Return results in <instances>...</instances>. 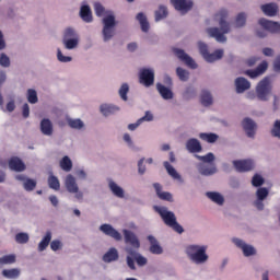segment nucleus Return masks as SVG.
Returning <instances> with one entry per match:
<instances>
[{"mask_svg": "<svg viewBox=\"0 0 280 280\" xmlns=\"http://www.w3.org/2000/svg\"><path fill=\"white\" fill-rule=\"evenodd\" d=\"M226 19H229V11L221 9L212 18V21L218 23L219 27L207 28V34L211 38H215L217 43H226V36L224 34L231 32V24L226 22Z\"/></svg>", "mask_w": 280, "mask_h": 280, "instance_id": "1", "label": "nucleus"}, {"mask_svg": "<svg viewBox=\"0 0 280 280\" xmlns=\"http://www.w3.org/2000/svg\"><path fill=\"white\" fill-rule=\"evenodd\" d=\"M209 246L202 244H190L186 247V255L195 266H205L209 261L207 254Z\"/></svg>", "mask_w": 280, "mask_h": 280, "instance_id": "2", "label": "nucleus"}, {"mask_svg": "<svg viewBox=\"0 0 280 280\" xmlns=\"http://www.w3.org/2000/svg\"><path fill=\"white\" fill-rule=\"evenodd\" d=\"M127 253L126 261L128 268L130 270H137V266L135 265V261L137 262L138 266L143 267L148 265V258L143 257L139 252L132 247H126L125 248Z\"/></svg>", "mask_w": 280, "mask_h": 280, "instance_id": "3", "label": "nucleus"}, {"mask_svg": "<svg viewBox=\"0 0 280 280\" xmlns=\"http://www.w3.org/2000/svg\"><path fill=\"white\" fill-rule=\"evenodd\" d=\"M153 211L159 213L166 226H170L176 231V214H174V212L167 210V207L163 206H153Z\"/></svg>", "mask_w": 280, "mask_h": 280, "instance_id": "4", "label": "nucleus"}, {"mask_svg": "<svg viewBox=\"0 0 280 280\" xmlns=\"http://www.w3.org/2000/svg\"><path fill=\"white\" fill-rule=\"evenodd\" d=\"M260 27L265 30L264 32L257 31V36L259 38H266L267 34L266 32H269L270 34H280V23L270 21L266 18H262L258 21Z\"/></svg>", "mask_w": 280, "mask_h": 280, "instance_id": "5", "label": "nucleus"}, {"mask_svg": "<svg viewBox=\"0 0 280 280\" xmlns=\"http://www.w3.org/2000/svg\"><path fill=\"white\" fill-rule=\"evenodd\" d=\"M103 38L106 42L110 40L115 36V25H117V22H115V15L109 14L103 19Z\"/></svg>", "mask_w": 280, "mask_h": 280, "instance_id": "6", "label": "nucleus"}, {"mask_svg": "<svg viewBox=\"0 0 280 280\" xmlns=\"http://www.w3.org/2000/svg\"><path fill=\"white\" fill-rule=\"evenodd\" d=\"M270 91H272V85H270L269 78L262 79L256 86L257 97L258 100H261V102H267L268 95H270Z\"/></svg>", "mask_w": 280, "mask_h": 280, "instance_id": "7", "label": "nucleus"}, {"mask_svg": "<svg viewBox=\"0 0 280 280\" xmlns=\"http://www.w3.org/2000/svg\"><path fill=\"white\" fill-rule=\"evenodd\" d=\"M232 243L240 248L244 255V257H255L257 255V249L255 246L247 244L242 238L234 237L232 238Z\"/></svg>", "mask_w": 280, "mask_h": 280, "instance_id": "8", "label": "nucleus"}, {"mask_svg": "<svg viewBox=\"0 0 280 280\" xmlns=\"http://www.w3.org/2000/svg\"><path fill=\"white\" fill-rule=\"evenodd\" d=\"M65 186L69 194H75L77 200H82V198H84V194L80 191V187H78V183L75 182V177H73V175H67Z\"/></svg>", "mask_w": 280, "mask_h": 280, "instance_id": "9", "label": "nucleus"}, {"mask_svg": "<svg viewBox=\"0 0 280 280\" xmlns=\"http://www.w3.org/2000/svg\"><path fill=\"white\" fill-rule=\"evenodd\" d=\"M139 82L143 86H152V84H154V70L148 68L141 69L139 73Z\"/></svg>", "mask_w": 280, "mask_h": 280, "instance_id": "10", "label": "nucleus"}, {"mask_svg": "<svg viewBox=\"0 0 280 280\" xmlns=\"http://www.w3.org/2000/svg\"><path fill=\"white\" fill-rule=\"evenodd\" d=\"M122 233L125 236V243L130 244V246H131V248H133V250H139V248H141V243L139 242V238L137 237V234H135L130 230H124Z\"/></svg>", "mask_w": 280, "mask_h": 280, "instance_id": "11", "label": "nucleus"}, {"mask_svg": "<svg viewBox=\"0 0 280 280\" xmlns=\"http://www.w3.org/2000/svg\"><path fill=\"white\" fill-rule=\"evenodd\" d=\"M176 57L180 62H184L186 67H189V69H198V63L191 58L190 56L185 52L183 49H176Z\"/></svg>", "mask_w": 280, "mask_h": 280, "instance_id": "12", "label": "nucleus"}, {"mask_svg": "<svg viewBox=\"0 0 280 280\" xmlns=\"http://www.w3.org/2000/svg\"><path fill=\"white\" fill-rule=\"evenodd\" d=\"M100 231L104 233L105 235H108V237H113V240H116V242H121V233H119L113 225L110 224H102L100 226Z\"/></svg>", "mask_w": 280, "mask_h": 280, "instance_id": "13", "label": "nucleus"}, {"mask_svg": "<svg viewBox=\"0 0 280 280\" xmlns=\"http://www.w3.org/2000/svg\"><path fill=\"white\" fill-rule=\"evenodd\" d=\"M153 187L160 200H164L165 202H174V196L170 191H163V186L161 184L154 183Z\"/></svg>", "mask_w": 280, "mask_h": 280, "instance_id": "14", "label": "nucleus"}, {"mask_svg": "<svg viewBox=\"0 0 280 280\" xmlns=\"http://www.w3.org/2000/svg\"><path fill=\"white\" fill-rule=\"evenodd\" d=\"M233 165L237 172H250L255 167L253 160H238L234 161Z\"/></svg>", "mask_w": 280, "mask_h": 280, "instance_id": "15", "label": "nucleus"}, {"mask_svg": "<svg viewBox=\"0 0 280 280\" xmlns=\"http://www.w3.org/2000/svg\"><path fill=\"white\" fill-rule=\"evenodd\" d=\"M261 12L265 16H277L279 14V5L275 2L266 3L260 5Z\"/></svg>", "mask_w": 280, "mask_h": 280, "instance_id": "16", "label": "nucleus"}, {"mask_svg": "<svg viewBox=\"0 0 280 280\" xmlns=\"http://www.w3.org/2000/svg\"><path fill=\"white\" fill-rule=\"evenodd\" d=\"M268 69V62L262 61L257 69L255 70H246L245 75H248L252 78V80H255V78H259V75H264L266 73V70Z\"/></svg>", "mask_w": 280, "mask_h": 280, "instance_id": "17", "label": "nucleus"}, {"mask_svg": "<svg viewBox=\"0 0 280 280\" xmlns=\"http://www.w3.org/2000/svg\"><path fill=\"white\" fill-rule=\"evenodd\" d=\"M15 178L23 183L25 191H34L36 189V180L27 178L25 175H18Z\"/></svg>", "mask_w": 280, "mask_h": 280, "instance_id": "18", "label": "nucleus"}, {"mask_svg": "<svg viewBox=\"0 0 280 280\" xmlns=\"http://www.w3.org/2000/svg\"><path fill=\"white\" fill-rule=\"evenodd\" d=\"M242 126L247 135V137H255V130H257V125L253 119L245 118L242 122Z\"/></svg>", "mask_w": 280, "mask_h": 280, "instance_id": "19", "label": "nucleus"}, {"mask_svg": "<svg viewBox=\"0 0 280 280\" xmlns=\"http://www.w3.org/2000/svg\"><path fill=\"white\" fill-rule=\"evenodd\" d=\"M9 167L13 172H25V163L18 156L11 158L9 160Z\"/></svg>", "mask_w": 280, "mask_h": 280, "instance_id": "20", "label": "nucleus"}, {"mask_svg": "<svg viewBox=\"0 0 280 280\" xmlns=\"http://www.w3.org/2000/svg\"><path fill=\"white\" fill-rule=\"evenodd\" d=\"M194 8V1L191 0H176V10L182 14H187L189 10Z\"/></svg>", "mask_w": 280, "mask_h": 280, "instance_id": "21", "label": "nucleus"}, {"mask_svg": "<svg viewBox=\"0 0 280 280\" xmlns=\"http://www.w3.org/2000/svg\"><path fill=\"white\" fill-rule=\"evenodd\" d=\"M148 241L151 244L149 250L150 253H152V255H163V247L159 244V241L156 240V237L149 235Z\"/></svg>", "mask_w": 280, "mask_h": 280, "instance_id": "22", "label": "nucleus"}, {"mask_svg": "<svg viewBox=\"0 0 280 280\" xmlns=\"http://www.w3.org/2000/svg\"><path fill=\"white\" fill-rule=\"evenodd\" d=\"M40 130L43 135H46V137H51V135H54V125L49 118H44L40 121Z\"/></svg>", "mask_w": 280, "mask_h": 280, "instance_id": "23", "label": "nucleus"}, {"mask_svg": "<svg viewBox=\"0 0 280 280\" xmlns=\"http://www.w3.org/2000/svg\"><path fill=\"white\" fill-rule=\"evenodd\" d=\"M235 88L236 93H244L245 91H248V89H250V83L245 78L240 77L235 80Z\"/></svg>", "mask_w": 280, "mask_h": 280, "instance_id": "24", "label": "nucleus"}, {"mask_svg": "<svg viewBox=\"0 0 280 280\" xmlns=\"http://www.w3.org/2000/svg\"><path fill=\"white\" fill-rule=\"evenodd\" d=\"M198 172L202 174V176H212L218 172V168L213 164H199Z\"/></svg>", "mask_w": 280, "mask_h": 280, "instance_id": "25", "label": "nucleus"}, {"mask_svg": "<svg viewBox=\"0 0 280 280\" xmlns=\"http://www.w3.org/2000/svg\"><path fill=\"white\" fill-rule=\"evenodd\" d=\"M156 90H158V93H160L161 97H163L164 100H173L174 92H172V90H170V88H167L161 83H158Z\"/></svg>", "mask_w": 280, "mask_h": 280, "instance_id": "26", "label": "nucleus"}, {"mask_svg": "<svg viewBox=\"0 0 280 280\" xmlns=\"http://www.w3.org/2000/svg\"><path fill=\"white\" fill-rule=\"evenodd\" d=\"M207 198L214 202L215 205H219V207H222L224 205V196L218 191H208L206 192Z\"/></svg>", "mask_w": 280, "mask_h": 280, "instance_id": "27", "label": "nucleus"}, {"mask_svg": "<svg viewBox=\"0 0 280 280\" xmlns=\"http://www.w3.org/2000/svg\"><path fill=\"white\" fill-rule=\"evenodd\" d=\"M117 259H119V252H117L115 247L109 248V250L103 256V261H105V264L117 261Z\"/></svg>", "mask_w": 280, "mask_h": 280, "instance_id": "28", "label": "nucleus"}, {"mask_svg": "<svg viewBox=\"0 0 280 280\" xmlns=\"http://www.w3.org/2000/svg\"><path fill=\"white\" fill-rule=\"evenodd\" d=\"M80 16L85 23H91L93 21V13L91 12V7L82 5L80 10Z\"/></svg>", "mask_w": 280, "mask_h": 280, "instance_id": "29", "label": "nucleus"}, {"mask_svg": "<svg viewBox=\"0 0 280 280\" xmlns=\"http://www.w3.org/2000/svg\"><path fill=\"white\" fill-rule=\"evenodd\" d=\"M186 148L188 152H192V153L202 151V145L200 144V141L194 138L187 141Z\"/></svg>", "mask_w": 280, "mask_h": 280, "instance_id": "30", "label": "nucleus"}, {"mask_svg": "<svg viewBox=\"0 0 280 280\" xmlns=\"http://www.w3.org/2000/svg\"><path fill=\"white\" fill-rule=\"evenodd\" d=\"M136 19L139 21L142 32H150V22H148V16L143 12L138 13Z\"/></svg>", "mask_w": 280, "mask_h": 280, "instance_id": "31", "label": "nucleus"}, {"mask_svg": "<svg viewBox=\"0 0 280 280\" xmlns=\"http://www.w3.org/2000/svg\"><path fill=\"white\" fill-rule=\"evenodd\" d=\"M222 56H224V50L222 49H218L215 50L214 52L212 54H207L203 59L207 61V62H215V60H221Z\"/></svg>", "mask_w": 280, "mask_h": 280, "instance_id": "32", "label": "nucleus"}, {"mask_svg": "<svg viewBox=\"0 0 280 280\" xmlns=\"http://www.w3.org/2000/svg\"><path fill=\"white\" fill-rule=\"evenodd\" d=\"M167 14H170V12L167 11V7L161 4L159 9L154 12L156 23H159V21H163V19H167Z\"/></svg>", "mask_w": 280, "mask_h": 280, "instance_id": "33", "label": "nucleus"}, {"mask_svg": "<svg viewBox=\"0 0 280 280\" xmlns=\"http://www.w3.org/2000/svg\"><path fill=\"white\" fill-rule=\"evenodd\" d=\"M100 110L104 117H108V115H113L114 113H117L119 110V107L108 104H103L100 107Z\"/></svg>", "mask_w": 280, "mask_h": 280, "instance_id": "34", "label": "nucleus"}, {"mask_svg": "<svg viewBox=\"0 0 280 280\" xmlns=\"http://www.w3.org/2000/svg\"><path fill=\"white\" fill-rule=\"evenodd\" d=\"M2 276H4L5 279H19V277H21V270L16 268L3 269Z\"/></svg>", "mask_w": 280, "mask_h": 280, "instance_id": "35", "label": "nucleus"}, {"mask_svg": "<svg viewBox=\"0 0 280 280\" xmlns=\"http://www.w3.org/2000/svg\"><path fill=\"white\" fill-rule=\"evenodd\" d=\"M200 102L202 106H211L213 104V96H211L209 91L203 90L201 92Z\"/></svg>", "mask_w": 280, "mask_h": 280, "instance_id": "36", "label": "nucleus"}, {"mask_svg": "<svg viewBox=\"0 0 280 280\" xmlns=\"http://www.w3.org/2000/svg\"><path fill=\"white\" fill-rule=\"evenodd\" d=\"M51 242V232H46V235L43 237V240L38 244V250L39 253H43V250L47 249V246H49Z\"/></svg>", "mask_w": 280, "mask_h": 280, "instance_id": "37", "label": "nucleus"}, {"mask_svg": "<svg viewBox=\"0 0 280 280\" xmlns=\"http://www.w3.org/2000/svg\"><path fill=\"white\" fill-rule=\"evenodd\" d=\"M60 167L63 172H71V170H73V162H71V159L66 155L60 161Z\"/></svg>", "mask_w": 280, "mask_h": 280, "instance_id": "38", "label": "nucleus"}, {"mask_svg": "<svg viewBox=\"0 0 280 280\" xmlns=\"http://www.w3.org/2000/svg\"><path fill=\"white\" fill-rule=\"evenodd\" d=\"M109 189L117 198H124V188L119 187L115 182L109 183Z\"/></svg>", "mask_w": 280, "mask_h": 280, "instance_id": "39", "label": "nucleus"}, {"mask_svg": "<svg viewBox=\"0 0 280 280\" xmlns=\"http://www.w3.org/2000/svg\"><path fill=\"white\" fill-rule=\"evenodd\" d=\"M8 264H16V255L10 254L0 257V266H5Z\"/></svg>", "mask_w": 280, "mask_h": 280, "instance_id": "40", "label": "nucleus"}, {"mask_svg": "<svg viewBox=\"0 0 280 280\" xmlns=\"http://www.w3.org/2000/svg\"><path fill=\"white\" fill-rule=\"evenodd\" d=\"M68 126L70 128H73L74 130H81V128H84V122L79 118L78 119L69 118Z\"/></svg>", "mask_w": 280, "mask_h": 280, "instance_id": "41", "label": "nucleus"}, {"mask_svg": "<svg viewBox=\"0 0 280 280\" xmlns=\"http://www.w3.org/2000/svg\"><path fill=\"white\" fill-rule=\"evenodd\" d=\"M196 158L199 159V161L202 162L201 164H205V165H209L215 161V155H213V153H208L202 156L196 155Z\"/></svg>", "mask_w": 280, "mask_h": 280, "instance_id": "42", "label": "nucleus"}, {"mask_svg": "<svg viewBox=\"0 0 280 280\" xmlns=\"http://www.w3.org/2000/svg\"><path fill=\"white\" fill-rule=\"evenodd\" d=\"M48 186L50 189H55V191H58L60 189V180H58V177L50 175L48 177Z\"/></svg>", "mask_w": 280, "mask_h": 280, "instance_id": "43", "label": "nucleus"}, {"mask_svg": "<svg viewBox=\"0 0 280 280\" xmlns=\"http://www.w3.org/2000/svg\"><path fill=\"white\" fill-rule=\"evenodd\" d=\"M27 102L30 104H37L38 103V93H36V90L28 89L27 90Z\"/></svg>", "mask_w": 280, "mask_h": 280, "instance_id": "44", "label": "nucleus"}, {"mask_svg": "<svg viewBox=\"0 0 280 280\" xmlns=\"http://www.w3.org/2000/svg\"><path fill=\"white\" fill-rule=\"evenodd\" d=\"M199 137L207 143H215L218 141V135L215 133H200Z\"/></svg>", "mask_w": 280, "mask_h": 280, "instance_id": "45", "label": "nucleus"}, {"mask_svg": "<svg viewBox=\"0 0 280 280\" xmlns=\"http://www.w3.org/2000/svg\"><path fill=\"white\" fill-rule=\"evenodd\" d=\"M16 244H27L30 242V234L25 232H20L15 235Z\"/></svg>", "mask_w": 280, "mask_h": 280, "instance_id": "46", "label": "nucleus"}, {"mask_svg": "<svg viewBox=\"0 0 280 280\" xmlns=\"http://www.w3.org/2000/svg\"><path fill=\"white\" fill-rule=\"evenodd\" d=\"M234 25L235 27H244L246 25V13H238L236 15Z\"/></svg>", "mask_w": 280, "mask_h": 280, "instance_id": "47", "label": "nucleus"}, {"mask_svg": "<svg viewBox=\"0 0 280 280\" xmlns=\"http://www.w3.org/2000/svg\"><path fill=\"white\" fill-rule=\"evenodd\" d=\"M128 91H130L128 83H124L119 89V95L124 102H128Z\"/></svg>", "mask_w": 280, "mask_h": 280, "instance_id": "48", "label": "nucleus"}, {"mask_svg": "<svg viewBox=\"0 0 280 280\" xmlns=\"http://www.w3.org/2000/svg\"><path fill=\"white\" fill-rule=\"evenodd\" d=\"M176 73L182 82H187V80H189V71L183 68H177Z\"/></svg>", "mask_w": 280, "mask_h": 280, "instance_id": "49", "label": "nucleus"}, {"mask_svg": "<svg viewBox=\"0 0 280 280\" xmlns=\"http://www.w3.org/2000/svg\"><path fill=\"white\" fill-rule=\"evenodd\" d=\"M268 194H269L268 188H264V187L258 188L256 191V198L258 200H266L268 198Z\"/></svg>", "mask_w": 280, "mask_h": 280, "instance_id": "50", "label": "nucleus"}, {"mask_svg": "<svg viewBox=\"0 0 280 280\" xmlns=\"http://www.w3.org/2000/svg\"><path fill=\"white\" fill-rule=\"evenodd\" d=\"M63 45L66 49H75L78 47V39L77 38L63 39Z\"/></svg>", "mask_w": 280, "mask_h": 280, "instance_id": "51", "label": "nucleus"}, {"mask_svg": "<svg viewBox=\"0 0 280 280\" xmlns=\"http://www.w3.org/2000/svg\"><path fill=\"white\" fill-rule=\"evenodd\" d=\"M94 11H95L96 16H104L106 9L104 8V5H102V3L96 2L94 4Z\"/></svg>", "mask_w": 280, "mask_h": 280, "instance_id": "52", "label": "nucleus"}, {"mask_svg": "<svg viewBox=\"0 0 280 280\" xmlns=\"http://www.w3.org/2000/svg\"><path fill=\"white\" fill-rule=\"evenodd\" d=\"M252 185L254 187H261V185H264V177H261V175H254L253 179H252Z\"/></svg>", "mask_w": 280, "mask_h": 280, "instance_id": "53", "label": "nucleus"}, {"mask_svg": "<svg viewBox=\"0 0 280 280\" xmlns=\"http://www.w3.org/2000/svg\"><path fill=\"white\" fill-rule=\"evenodd\" d=\"M0 66L5 68L10 67V57L3 52L0 55Z\"/></svg>", "mask_w": 280, "mask_h": 280, "instance_id": "54", "label": "nucleus"}, {"mask_svg": "<svg viewBox=\"0 0 280 280\" xmlns=\"http://www.w3.org/2000/svg\"><path fill=\"white\" fill-rule=\"evenodd\" d=\"M164 167L173 178H176V168L173 167L170 162H164Z\"/></svg>", "mask_w": 280, "mask_h": 280, "instance_id": "55", "label": "nucleus"}, {"mask_svg": "<svg viewBox=\"0 0 280 280\" xmlns=\"http://www.w3.org/2000/svg\"><path fill=\"white\" fill-rule=\"evenodd\" d=\"M199 51L202 56V58H205L208 54H209V48L207 47V44L199 42Z\"/></svg>", "mask_w": 280, "mask_h": 280, "instance_id": "56", "label": "nucleus"}, {"mask_svg": "<svg viewBox=\"0 0 280 280\" xmlns=\"http://www.w3.org/2000/svg\"><path fill=\"white\" fill-rule=\"evenodd\" d=\"M57 58L59 62H71V57L62 55V51L60 49L57 50Z\"/></svg>", "mask_w": 280, "mask_h": 280, "instance_id": "57", "label": "nucleus"}, {"mask_svg": "<svg viewBox=\"0 0 280 280\" xmlns=\"http://www.w3.org/2000/svg\"><path fill=\"white\" fill-rule=\"evenodd\" d=\"M75 38V31L73 28H67L63 34V40Z\"/></svg>", "mask_w": 280, "mask_h": 280, "instance_id": "58", "label": "nucleus"}, {"mask_svg": "<svg viewBox=\"0 0 280 280\" xmlns=\"http://www.w3.org/2000/svg\"><path fill=\"white\" fill-rule=\"evenodd\" d=\"M50 248L51 250L56 252V250H60V248H62V242L58 241V240H54L50 243Z\"/></svg>", "mask_w": 280, "mask_h": 280, "instance_id": "59", "label": "nucleus"}, {"mask_svg": "<svg viewBox=\"0 0 280 280\" xmlns=\"http://www.w3.org/2000/svg\"><path fill=\"white\" fill-rule=\"evenodd\" d=\"M272 135L273 137H278L280 138V120H277L273 125V129H272Z\"/></svg>", "mask_w": 280, "mask_h": 280, "instance_id": "60", "label": "nucleus"}, {"mask_svg": "<svg viewBox=\"0 0 280 280\" xmlns=\"http://www.w3.org/2000/svg\"><path fill=\"white\" fill-rule=\"evenodd\" d=\"M154 119V115L150 112H145V115L141 118H139V121L143 124V121H152Z\"/></svg>", "mask_w": 280, "mask_h": 280, "instance_id": "61", "label": "nucleus"}, {"mask_svg": "<svg viewBox=\"0 0 280 280\" xmlns=\"http://www.w3.org/2000/svg\"><path fill=\"white\" fill-rule=\"evenodd\" d=\"M22 115L24 119H27V117H30V105L27 103H25L22 107Z\"/></svg>", "mask_w": 280, "mask_h": 280, "instance_id": "62", "label": "nucleus"}, {"mask_svg": "<svg viewBox=\"0 0 280 280\" xmlns=\"http://www.w3.org/2000/svg\"><path fill=\"white\" fill-rule=\"evenodd\" d=\"M254 205L256 209H258L259 211H264V199H256Z\"/></svg>", "mask_w": 280, "mask_h": 280, "instance_id": "63", "label": "nucleus"}, {"mask_svg": "<svg viewBox=\"0 0 280 280\" xmlns=\"http://www.w3.org/2000/svg\"><path fill=\"white\" fill-rule=\"evenodd\" d=\"M138 172L139 174H145V166H143V159L138 162Z\"/></svg>", "mask_w": 280, "mask_h": 280, "instance_id": "64", "label": "nucleus"}]
</instances>
